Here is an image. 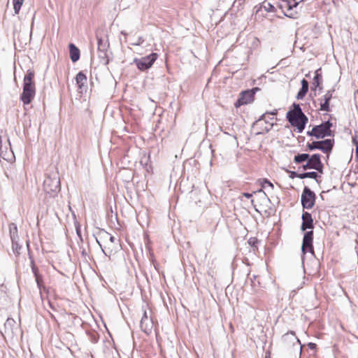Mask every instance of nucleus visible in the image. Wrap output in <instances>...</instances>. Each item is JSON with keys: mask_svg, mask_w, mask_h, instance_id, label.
<instances>
[{"mask_svg": "<svg viewBox=\"0 0 358 358\" xmlns=\"http://www.w3.org/2000/svg\"><path fill=\"white\" fill-rule=\"evenodd\" d=\"M251 203L253 204V203H254V200L253 199L251 200Z\"/></svg>", "mask_w": 358, "mask_h": 358, "instance_id": "052dcab7", "label": "nucleus"}, {"mask_svg": "<svg viewBox=\"0 0 358 358\" xmlns=\"http://www.w3.org/2000/svg\"><path fill=\"white\" fill-rule=\"evenodd\" d=\"M334 143L335 142L334 138H327L320 141L321 151L327 154V158L329 157V155L331 152L334 148Z\"/></svg>", "mask_w": 358, "mask_h": 358, "instance_id": "f3484780", "label": "nucleus"}, {"mask_svg": "<svg viewBox=\"0 0 358 358\" xmlns=\"http://www.w3.org/2000/svg\"><path fill=\"white\" fill-rule=\"evenodd\" d=\"M9 233L11 240L19 239L17 234V227L15 223H10L8 226Z\"/></svg>", "mask_w": 358, "mask_h": 358, "instance_id": "b1692460", "label": "nucleus"}, {"mask_svg": "<svg viewBox=\"0 0 358 358\" xmlns=\"http://www.w3.org/2000/svg\"><path fill=\"white\" fill-rule=\"evenodd\" d=\"M253 194H260L261 199L266 203H271L270 199L268 197V196L266 194V193L262 190V188L259 189L258 191L254 192Z\"/></svg>", "mask_w": 358, "mask_h": 358, "instance_id": "c85d7f7f", "label": "nucleus"}, {"mask_svg": "<svg viewBox=\"0 0 358 358\" xmlns=\"http://www.w3.org/2000/svg\"><path fill=\"white\" fill-rule=\"evenodd\" d=\"M255 210H256L257 212H258V213H261V214H262L261 211H259V210L257 208H256L255 207Z\"/></svg>", "mask_w": 358, "mask_h": 358, "instance_id": "4d7b16f0", "label": "nucleus"}, {"mask_svg": "<svg viewBox=\"0 0 358 358\" xmlns=\"http://www.w3.org/2000/svg\"><path fill=\"white\" fill-rule=\"evenodd\" d=\"M158 57L157 53L152 52L149 55L142 57L141 58H134L133 63L136 64L137 68L141 71H145L149 69L157 60Z\"/></svg>", "mask_w": 358, "mask_h": 358, "instance_id": "423d86ee", "label": "nucleus"}, {"mask_svg": "<svg viewBox=\"0 0 358 358\" xmlns=\"http://www.w3.org/2000/svg\"><path fill=\"white\" fill-rule=\"evenodd\" d=\"M266 112L265 113H264L263 115H262L260 116V117L258 119L257 121H261V120H265V117H266Z\"/></svg>", "mask_w": 358, "mask_h": 358, "instance_id": "09e8293b", "label": "nucleus"}, {"mask_svg": "<svg viewBox=\"0 0 358 358\" xmlns=\"http://www.w3.org/2000/svg\"><path fill=\"white\" fill-rule=\"evenodd\" d=\"M301 87L299 90V91L298 92L296 96V98L298 100L303 99L304 98V96L306 95V94L308 91V87H309V83L305 78L301 80Z\"/></svg>", "mask_w": 358, "mask_h": 358, "instance_id": "412c9836", "label": "nucleus"}, {"mask_svg": "<svg viewBox=\"0 0 358 358\" xmlns=\"http://www.w3.org/2000/svg\"><path fill=\"white\" fill-rule=\"evenodd\" d=\"M144 40L142 37H139L136 43H132V45H140L143 43Z\"/></svg>", "mask_w": 358, "mask_h": 358, "instance_id": "a19ab883", "label": "nucleus"}, {"mask_svg": "<svg viewBox=\"0 0 358 358\" xmlns=\"http://www.w3.org/2000/svg\"><path fill=\"white\" fill-rule=\"evenodd\" d=\"M299 169H302L304 171H306L308 169H312L309 162L307 161L306 164H303Z\"/></svg>", "mask_w": 358, "mask_h": 358, "instance_id": "58836bf2", "label": "nucleus"}, {"mask_svg": "<svg viewBox=\"0 0 358 358\" xmlns=\"http://www.w3.org/2000/svg\"><path fill=\"white\" fill-rule=\"evenodd\" d=\"M89 338L92 343H96L99 341V335L96 333H89Z\"/></svg>", "mask_w": 358, "mask_h": 358, "instance_id": "f704fd0d", "label": "nucleus"}, {"mask_svg": "<svg viewBox=\"0 0 358 358\" xmlns=\"http://www.w3.org/2000/svg\"><path fill=\"white\" fill-rule=\"evenodd\" d=\"M308 162L312 169L316 170L318 173H322L324 164L321 161V155L318 153L310 155Z\"/></svg>", "mask_w": 358, "mask_h": 358, "instance_id": "f8f14e48", "label": "nucleus"}, {"mask_svg": "<svg viewBox=\"0 0 358 358\" xmlns=\"http://www.w3.org/2000/svg\"><path fill=\"white\" fill-rule=\"evenodd\" d=\"M278 7L280 8V9H283L284 8H286V5L285 3H284V1L282 2V3L281 4H279Z\"/></svg>", "mask_w": 358, "mask_h": 358, "instance_id": "3c124183", "label": "nucleus"}, {"mask_svg": "<svg viewBox=\"0 0 358 358\" xmlns=\"http://www.w3.org/2000/svg\"><path fill=\"white\" fill-rule=\"evenodd\" d=\"M12 250L17 255H20L22 246L18 243V239L11 240Z\"/></svg>", "mask_w": 358, "mask_h": 358, "instance_id": "bb28decb", "label": "nucleus"}, {"mask_svg": "<svg viewBox=\"0 0 358 358\" xmlns=\"http://www.w3.org/2000/svg\"><path fill=\"white\" fill-rule=\"evenodd\" d=\"M36 88L22 87V92L20 96V100L24 105H29L35 97Z\"/></svg>", "mask_w": 358, "mask_h": 358, "instance_id": "9b49d317", "label": "nucleus"}, {"mask_svg": "<svg viewBox=\"0 0 358 358\" xmlns=\"http://www.w3.org/2000/svg\"><path fill=\"white\" fill-rule=\"evenodd\" d=\"M333 124L330 120L322 122L318 125L313 127L310 131H308L306 134L308 136L315 137L316 139H323L327 136H334V131L331 130Z\"/></svg>", "mask_w": 358, "mask_h": 358, "instance_id": "f03ea898", "label": "nucleus"}, {"mask_svg": "<svg viewBox=\"0 0 358 358\" xmlns=\"http://www.w3.org/2000/svg\"><path fill=\"white\" fill-rule=\"evenodd\" d=\"M316 195L308 187H304L301 196V203L303 209H311L315 203Z\"/></svg>", "mask_w": 358, "mask_h": 358, "instance_id": "6e6552de", "label": "nucleus"}, {"mask_svg": "<svg viewBox=\"0 0 358 358\" xmlns=\"http://www.w3.org/2000/svg\"><path fill=\"white\" fill-rule=\"evenodd\" d=\"M76 85L81 92L87 89V76L83 71H79L76 76Z\"/></svg>", "mask_w": 358, "mask_h": 358, "instance_id": "a211bd4d", "label": "nucleus"}, {"mask_svg": "<svg viewBox=\"0 0 358 358\" xmlns=\"http://www.w3.org/2000/svg\"><path fill=\"white\" fill-rule=\"evenodd\" d=\"M243 196L247 199H250L252 196V193H249V192H243Z\"/></svg>", "mask_w": 358, "mask_h": 358, "instance_id": "a18cd8bd", "label": "nucleus"}, {"mask_svg": "<svg viewBox=\"0 0 358 358\" xmlns=\"http://www.w3.org/2000/svg\"><path fill=\"white\" fill-rule=\"evenodd\" d=\"M313 231H306L303 236L302 245H301V259L304 261L305 255L308 252L313 255H315L313 249Z\"/></svg>", "mask_w": 358, "mask_h": 358, "instance_id": "0eeeda50", "label": "nucleus"}, {"mask_svg": "<svg viewBox=\"0 0 358 358\" xmlns=\"http://www.w3.org/2000/svg\"><path fill=\"white\" fill-rule=\"evenodd\" d=\"M320 176L318 175V172L315 171H310V172H303L301 173V179L304 178H312L316 180L317 182H320V181L318 180V178Z\"/></svg>", "mask_w": 358, "mask_h": 358, "instance_id": "393cba45", "label": "nucleus"}, {"mask_svg": "<svg viewBox=\"0 0 358 358\" xmlns=\"http://www.w3.org/2000/svg\"><path fill=\"white\" fill-rule=\"evenodd\" d=\"M286 172L289 173V177L291 179H294L295 178H298L301 179V173H297L294 171H289L287 169H285Z\"/></svg>", "mask_w": 358, "mask_h": 358, "instance_id": "7c9ffc66", "label": "nucleus"}, {"mask_svg": "<svg viewBox=\"0 0 358 358\" xmlns=\"http://www.w3.org/2000/svg\"><path fill=\"white\" fill-rule=\"evenodd\" d=\"M260 89L257 87H253L251 90L243 91L240 97L236 100L234 103L235 107L238 108L243 105L250 103L254 101L255 93Z\"/></svg>", "mask_w": 358, "mask_h": 358, "instance_id": "9d476101", "label": "nucleus"}, {"mask_svg": "<svg viewBox=\"0 0 358 358\" xmlns=\"http://www.w3.org/2000/svg\"><path fill=\"white\" fill-rule=\"evenodd\" d=\"M294 3H291L289 0H284V3L286 5L287 12H283L284 15L289 17L294 18V14L290 12L293 8L296 7L301 1L294 0Z\"/></svg>", "mask_w": 358, "mask_h": 358, "instance_id": "6ab92c4d", "label": "nucleus"}, {"mask_svg": "<svg viewBox=\"0 0 358 358\" xmlns=\"http://www.w3.org/2000/svg\"><path fill=\"white\" fill-rule=\"evenodd\" d=\"M261 185H262V188H265L266 186H269L272 189H273V187H274L273 185L266 178L263 179Z\"/></svg>", "mask_w": 358, "mask_h": 358, "instance_id": "4c0bfd02", "label": "nucleus"}, {"mask_svg": "<svg viewBox=\"0 0 358 358\" xmlns=\"http://www.w3.org/2000/svg\"><path fill=\"white\" fill-rule=\"evenodd\" d=\"M31 271H32V272L34 273V277L39 274L38 268L35 265V263H34V260L31 261Z\"/></svg>", "mask_w": 358, "mask_h": 358, "instance_id": "e433bc0d", "label": "nucleus"}, {"mask_svg": "<svg viewBox=\"0 0 358 358\" xmlns=\"http://www.w3.org/2000/svg\"><path fill=\"white\" fill-rule=\"evenodd\" d=\"M335 89L332 88L331 90H328L326 94L320 99V110L322 111L329 112L331 111L330 108V101L333 98V93L334 92Z\"/></svg>", "mask_w": 358, "mask_h": 358, "instance_id": "4468645a", "label": "nucleus"}, {"mask_svg": "<svg viewBox=\"0 0 358 358\" xmlns=\"http://www.w3.org/2000/svg\"><path fill=\"white\" fill-rule=\"evenodd\" d=\"M282 342L285 348H295L298 350L299 345H300V354L301 352L302 345L300 340L296 336L294 331H289L282 336Z\"/></svg>", "mask_w": 358, "mask_h": 358, "instance_id": "1a4fd4ad", "label": "nucleus"}, {"mask_svg": "<svg viewBox=\"0 0 358 358\" xmlns=\"http://www.w3.org/2000/svg\"><path fill=\"white\" fill-rule=\"evenodd\" d=\"M256 277V275H253V280H255Z\"/></svg>", "mask_w": 358, "mask_h": 358, "instance_id": "bf43d9fd", "label": "nucleus"}, {"mask_svg": "<svg viewBox=\"0 0 358 358\" xmlns=\"http://www.w3.org/2000/svg\"><path fill=\"white\" fill-rule=\"evenodd\" d=\"M306 147L310 151H313L315 150H321L320 141H315L312 143H307Z\"/></svg>", "mask_w": 358, "mask_h": 358, "instance_id": "a878e982", "label": "nucleus"}, {"mask_svg": "<svg viewBox=\"0 0 358 358\" xmlns=\"http://www.w3.org/2000/svg\"><path fill=\"white\" fill-rule=\"evenodd\" d=\"M321 71V68H320L317 69L315 72V76L313 78V81L311 87V90L313 91H315L317 88H318L320 91H322L323 89V87L322 85V76Z\"/></svg>", "mask_w": 358, "mask_h": 358, "instance_id": "dca6fc26", "label": "nucleus"}, {"mask_svg": "<svg viewBox=\"0 0 358 358\" xmlns=\"http://www.w3.org/2000/svg\"><path fill=\"white\" fill-rule=\"evenodd\" d=\"M24 0H13V9L15 14H18L21 6H22Z\"/></svg>", "mask_w": 358, "mask_h": 358, "instance_id": "cd10ccee", "label": "nucleus"}, {"mask_svg": "<svg viewBox=\"0 0 358 358\" xmlns=\"http://www.w3.org/2000/svg\"><path fill=\"white\" fill-rule=\"evenodd\" d=\"M302 223L301 225V230L306 231L307 229L313 230L314 228L313 218L312 215L307 212L303 211L301 215Z\"/></svg>", "mask_w": 358, "mask_h": 358, "instance_id": "ddd939ff", "label": "nucleus"}, {"mask_svg": "<svg viewBox=\"0 0 358 358\" xmlns=\"http://www.w3.org/2000/svg\"><path fill=\"white\" fill-rule=\"evenodd\" d=\"M69 49L71 60L73 62L78 61L80 56V50L73 43L69 45Z\"/></svg>", "mask_w": 358, "mask_h": 358, "instance_id": "aec40b11", "label": "nucleus"}, {"mask_svg": "<svg viewBox=\"0 0 358 358\" xmlns=\"http://www.w3.org/2000/svg\"><path fill=\"white\" fill-rule=\"evenodd\" d=\"M141 320H143V322L147 321V320H151L150 319L148 318L147 312L145 310L144 311L143 317Z\"/></svg>", "mask_w": 358, "mask_h": 358, "instance_id": "37998d69", "label": "nucleus"}, {"mask_svg": "<svg viewBox=\"0 0 358 358\" xmlns=\"http://www.w3.org/2000/svg\"><path fill=\"white\" fill-rule=\"evenodd\" d=\"M352 142L355 145L356 149H357V148H358V140L357 138V136H355V137L352 138Z\"/></svg>", "mask_w": 358, "mask_h": 358, "instance_id": "49530a36", "label": "nucleus"}, {"mask_svg": "<svg viewBox=\"0 0 358 358\" xmlns=\"http://www.w3.org/2000/svg\"><path fill=\"white\" fill-rule=\"evenodd\" d=\"M266 113L269 114V115H271L273 116H275V115H277L278 110H273V111H271V112H266Z\"/></svg>", "mask_w": 358, "mask_h": 358, "instance_id": "de8ad7c7", "label": "nucleus"}, {"mask_svg": "<svg viewBox=\"0 0 358 358\" xmlns=\"http://www.w3.org/2000/svg\"><path fill=\"white\" fill-rule=\"evenodd\" d=\"M20 331V325L12 317H8L3 324V330H0V333L5 341H13L17 338Z\"/></svg>", "mask_w": 358, "mask_h": 358, "instance_id": "39448f33", "label": "nucleus"}, {"mask_svg": "<svg viewBox=\"0 0 358 358\" xmlns=\"http://www.w3.org/2000/svg\"><path fill=\"white\" fill-rule=\"evenodd\" d=\"M35 72L34 70L29 69L23 79L22 87L36 88L34 82Z\"/></svg>", "mask_w": 358, "mask_h": 358, "instance_id": "2eb2a0df", "label": "nucleus"}, {"mask_svg": "<svg viewBox=\"0 0 358 358\" xmlns=\"http://www.w3.org/2000/svg\"><path fill=\"white\" fill-rule=\"evenodd\" d=\"M263 6L267 12L275 13L276 11V8L274 6L270 3H268L266 5H264Z\"/></svg>", "mask_w": 358, "mask_h": 358, "instance_id": "c9c22d12", "label": "nucleus"}, {"mask_svg": "<svg viewBox=\"0 0 358 358\" xmlns=\"http://www.w3.org/2000/svg\"><path fill=\"white\" fill-rule=\"evenodd\" d=\"M35 280L38 287L39 288V289H41L43 284V279L42 275L39 273L38 275L35 276Z\"/></svg>", "mask_w": 358, "mask_h": 358, "instance_id": "2f4dec72", "label": "nucleus"}, {"mask_svg": "<svg viewBox=\"0 0 358 358\" xmlns=\"http://www.w3.org/2000/svg\"><path fill=\"white\" fill-rule=\"evenodd\" d=\"M265 358H270V353L269 352L266 354Z\"/></svg>", "mask_w": 358, "mask_h": 358, "instance_id": "5fc2aeb1", "label": "nucleus"}, {"mask_svg": "<svg viewBox=\"0 0 358 358\" xmlns=\"http://www.w3.org/2000/svg\"><path fill=\"white\" fill-rule=\"evenodd\" d=\"M101 234L103 238H108L111 243H114L116 241V238L113 236H112L110 234L108 233L106 231H102Z\"/></svg>", "mask_w": 358, "mask_h": 358, "instance_id": "c756f323", "label": "nucleus"}, {"mask_svg": "<svg viewBox=\"0 0 358 358\" xmlns=\"http://www.w3.org/2000/svg\"><path fill=\"white\" fill-rule=\"evenodd\" d=\"M310 157V155L308 153L297 154L294 157V162L296 164H301L307 162Z\"/></svg>", "mask_w": 358, "mask_h": 358, "instance_id": "5701e85b", "label": "nucleus"}, {"mask_svg": "<svg viewBox=\"0 0 358 358\" xmlns=\"http://www.w3.org/2000/svg\"><path fill=\"white\" fill-rule=\"evenodd\" d=\"M96 242L98 243V244H99L100 246H101V243H100L99 241L97 238H96Z\"/></svg>", "mask_w": 358, "mask_h": 358, "instance_id": "13d9d810", "label": "nucleus"}, {"mask_svg": "<svg viewBox=\"0 0 358 358\" xmlns=\"http://www.w3.org/2000/svg\"><path fill=\"white\" fill-rule=\"evenodd\" d=\"M140 327L143 332H145L147 334H149L152 329V321L147 320L143 322V320H141Z\"/></svg>", "mask_w": 358, "mask_h": 358, "instance_id": "4be33fe9", "label": "nucleus"}, {"mask_svg": "<svg viewBox=\"0 0 358 358\" xmlns=\"http://www.w3.org/2000/svg\"><path fill=\"white\" fill-rule=\"evenodd\" d=\"M262 211H263L264 215L268 217L274 215L275 210L273 208L269 207L267 209L262 210Z\"/></svg>", "mask_w": 358, "mask_h": 358, "instance_id": "72a5a7b5", "label": "nucleus"}, {"mask_svg": "<svg viewBox=\"0 0 358 358\" xmlns=\"http://www.w3.org/2000/svg\"><path fill=\"white\" fill-rule=\"evenodd\" d=\"M286 118L292 127H296L298 133L303 132L308 122V117L296 103L292 104V108L287 113Z\"/></svg>", "mask_w": 358, "mask_h": 358, "instance_id": "f257e3e1", "label": "nucleus"}, {"mask_svg": "<svg viewBox=\"0 0 358 358\" xmlns=\"http://www.w3.org/2000/svg\"><path fill=\"white\" fill-rule=\"evenodd\" d=\"M44 191L51 197L55 196L61 189L60 179L58 173L48 176L43 181Z\"/></svg>", "mask_w": 358, "mask_h": 358, "instance_id": "20e7f679", "label": "nucleus"}, {"mask_svg": "<svg viewBox=\"0 0 358 358\" xmlns=\"http://www.w3.org/2000/svg\"><path fill=\"white\" fill-rule=\"evenodd\" d=\"M308 347L309 349L312 350H314L316 349L317 348V345L314 343H308Z\"/></svg>", "mask_w": 358, "mask_h": 358, "instance_id": "79ce46f5", "label": "nucleus"}, {"mask_svg": "<svg viewBox=\"0 0 358 358\" xmlns=\"http://www.w3.org/2000/svg\"><path fill=\"white\" fill-rule=\"evenodd\" d=\"M273 124H271V125H270V127H269V128H268V127H266V132L269 131L271 129V128L273 127Z\"/></svg>", "mask_w": 358, "mask_h": 358, "instance_id": "864d4df0", "label": "nucleus"}, {"mask_svg": "<svg viewBox=\"0 0 358 358\" xmlns=\"http://www.w3.org/2000/svg\"><path fill=\"white\" fill-rule=\"evenodd\" d=\"M96 38L97 41V50L98 57L104 65H108L110 62L109 51L110 43L107 35H101L99 32L96 33Z\"/></svg>", "mask_w": 358, "mask_h": 358, "instance_id": "7ed1b4c3", "label": "nucleus"}, {"mask_svg": "<svg viewBox=\"0 0 358 358\" xmlns=\"http://www.w3.org/2000/svg\"><path fill=\"white\" fill-rule=\"evenodd\" d=\"M76 233L78 234V236L80 238H81V233H80V229L79 227H76Z\"/></svg>", "mask_w": 358, "mask_h": 358, "instance_id": "8fccbe9b", "label": "nucleus"}, {"mask_svg": "<svg viewBox=\"0 0 358 358\" xmlns=\"http://www.w3.org/2000/svg\"><path fill=\"white\" fill-rule=\"evenodd\" d=\"M80 249H82V251H81L82 257H84L85 259H86L87 257H88V255H87L85 249V248H80Z\"/></svg>", "mask_w": 358, "mask_h": 358, "instance_id": "c03bdc74", "label": "nucleus"}, {"mask_svg": "<svg viewBox=\"0 0 358 358\" xmlns=\"http://www.w3.org/2000/svg\"><path fill=\"white\" fill-rule=\"evenodd\" d=\"M121 34L127 36V34L124 31H121Z\"/></svg>", "mask_w": 358, "mask_h": 358, "instance_id": "6e6d98bb", "label": "nucleus"}, {"mask_svg": "<svg viewBox=\"0 0 358 358\" xmlns=\"http://www.w3.org/2000/svg\"><path fill=\"white\" fill-rule=\"evenodd\" d=\"M248 244L252 248H257L259 243V240L256 237H251L248 241Z\"/></svg>", "mask_w": 358, "mask_h": 358, "instance_id": "473e14b6", "label": "nucleus"}, {"mask_svg": "<svg viewBox=\"0 0 358 358\" xmlns=\"http://www.w3.org/2000/svg\"><path fill=\"white\" fill-rule=\"evenodd\" d=\"M1 148H2V139H1V136H0V157H2L3 159L7 160L6 157L3 155Z\"/></svg>", "mask_w": 358, "mask_h": 358, "instance_id": "ea45409f", "label": "nucleus"}, {"mask_svg": "<svg viewBox=\"0 0 358 358\" xmlns=\"http://www.w3.org/2000/svg\"><path fill=\"white\" fill-rule=\"evenodd\" d=\"M273 124H271V125H270V127H269V128H268V127H266V132L269 131L271 129V128L273 127Z\"/></svg>", "mask_w": 358, "mask_h": 358, "instance_id": "603ef678", "label": "nucleus"}]
</instances>
